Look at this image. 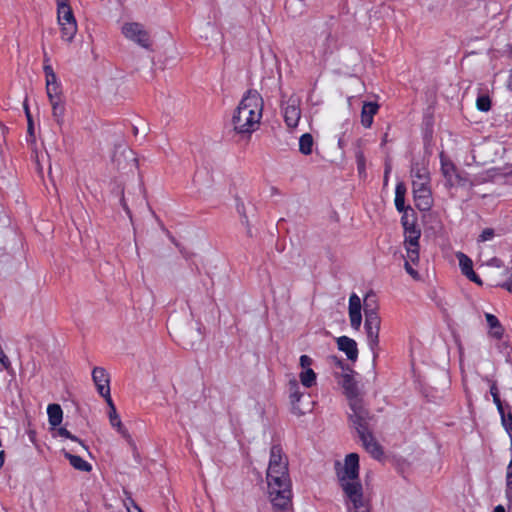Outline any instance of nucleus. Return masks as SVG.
<instances>
[{
	"instance_id": "nucleus-12",
	"label": "nucleus",
	"mask_w": 512,
	"mask_h": 512,
	"mask_svg": "<svg viewBox=\"0 0 512 512\" xmlns=\"http://www.w3.org/2000/svg\"><path fill=\"white\" fill-rule=\"evenodd\" d=\"M109 407L108 417L109 422L113 428L117 430V432L128 442H132V437L128 432L127 428L123 425L119 414L117 413L116 407L113 403L112 398L105 400Z\"/></svg>"
},
{
	"instance_id": "nucleus-57",
	"label": "nucleus",
	"mask_w": 512,
	"mask_h": 512,
	"mask_svg": "<svg viewBox=\"0 0 512 512\" xmlns=\"http://www.w3.org/2000/svg\"><path fill=\"white\" fill-rule=\"evenodd\" d=\"M298 1L301 2V3H304V0H298Z\"/></svg>"
},
{
	"instance_id": "nucleus-1",
	"label": "nucleus",
	"mask_w": 512,
	"mask_h": 512,
	"mask_svg": "<svg viewBox=\"0 0 512 512\" xmlns=\"http://www.w3.org/2000/svg\"><path fill=\"white\" fill-rule=\"evenodd\" d=\"M353 375L354 373L350 371L342 373V380L340 382L351 410L349 420L356 429L365 450L370 453L373 458L380 459L384 452L370 429V422L373 416L364 406L363 399L359 396L358 385Z\"/></svg>"
},
{
	"instance_id": "nucleus-52",
	"label": "nucleus",
	"mask_w": 512,
	"mask_h": 512,
	"mask_svg": "<svg viewBox=\"0 0 512 512\" xmlns=\"http://www.w3.org/2000/svg\"><path fill=\"white\" fill-rule=\"evenodd\" d=\"M490 264L491 265H495L496 267H500L501 266V261H500V259L495 257V258H492L490 260Z\"/></svg>"
},
{
	"instance_id": "nucleus-21",
	"label": "nucleus",
	"mask_w": 512,
	"mask_h": 512,
	"mask_svg": "<svg viewBox=\"0 0 512 512\" xmlns=\"http://www.w3.org/2000/svg\"><path fill=\"white\" fill-rule=\"evenodd\" d=\"M59 26L61 30V39L65 42L71 43L78 31L77 22L61 23Z\"/></svg>"
},
{
	"instance_id": "nucleus-20",
	"label": "nucleus",
	"mask_w": 512,
	"mask_h": 512,
	"mask_svg": "<svg viewBox=\"0 0 512 512\" xmlns=\"http://www.w3.org/2000/svg\"><path fill=\"white\" fill-rule=\"evenodd\" d=\"M405 194H406V186L403 182H398L395 187V207L398 212H402L408 209V206H405Z\"/></svg>"
},
{
	"instance_id": "nucleus-19",
	"label": "nucleus",
	"mask_w": 512,
	"mask_h": 512,
	"mask_svg": "<svg viewBox=\"0 0 512 512\" xmlns=\"http://www.w3.org/2000/svg\"><path fill=\"white\" fill-rule=\"evenodd\" d=\"M49 424L52 427L59 426L63 420V411L59 404H49L47 407Z\"/></svg>"
},
{
	"instance_id": "nucleus-44",
	"label": "nucleus",
	"mask_w": 512,
	"mask_h": 512,
	"mask_svg": "<svg viewBox=\"0 0 512 512\" xmlns=\"http://www.w3.org/2000/svg\"><path fill=\"white\" fill-rule=\"evenodd\" d=\"M500 287L506 289L507 291L509 292H512V272H511V275L510 277L508 278L507 281H505L504 283H502L500 285Z\"/></svg>"
},
{
	"instance_id": "nucleus-7",
	"label": "nucleus",
	"mask_w": 512,
	"mask_h": 512,
	"mask_svg": "<svg viewBox=\"0 0 512 512\" xmlns=\"http://www.w3.org/2000/svg\"><path fill=\"white\" fill-rule=\"evenodd\" d=\"M412 192L415 206L420 211L426 212L432 208L433 198L429 183L412 181Z\"/></svg>"
},
{
	"instance_id": "nucleus-18",
	"label": "nucleus",
	"mask_w": 512,
	"mask_h": 512,
	"mask_svg": "<svg viewBox=\"0 0 512 512\" xmlns=\"http://www.w3.org/2000/svg\"><path fill=\"white\" fill-rule=\"evenodd\" d=\"M485 318L490 328V334L492 335V337L498 340L501 339L504 334V329L499 319L491 313H486Z\"/></svg>"
},
{
	"instance_id": "nucleus-54",
	"label": "nucleus",
	"mask_w": 512,
	"mask_h": 512,
	"mask_svg": "<svg viewBox=\"0 0 512 512\" xmlns=\"http://www.w3.org/2000/svg\"><path fill=\"white\" fill-rule=\"evenodd\" d=\"M493 512H506V511H505L504 506H502V505H497V506L494 508V511H493Z\"/></svg>"
},
{
	"instance_id": "nucleus-34",
	"label": "nucleus",
	"mask_w": 512,
	"mask_h": 512,
	"mask_svg": "<svg viewBox=\"0 0 512 512\" xmlns=\"http://www.w3.org/2000/svg\"><path fill=\"white\" fill-rule=\"evenodd\" d=\"M329 360H330V363L333 364L334 366H336L337 368H340L342 370L343 373L345 372H351V373H355L353 369H351L349 367L348 364L345 363V361L337 356H330L329 357Z\"/></svg>"
},
{
	"instance_id": "nucleus-2",
	"label": "nucleus",
	"mask_w": 512,
	"mask_h": 512,
	"mask_svg": "<svg viewBox=\"0 0 512 512\" xmlns=\"http://www.w3.org/2000/svg\"><path fill=\"white\" fill-rule=\"evenodd\" d=\"M268 494L275 512H292V482L288 469V457L281 445L270 448L266 473Z\"/></svg>"
},
{
	"instance_id": "nucleus-24",
	"label": "nucleus",
	"mask_w": 512,
	"mask_h": 512,
	"mask_svg": "<svg viewBox=\"0 0 512 512\" xmlns=\"http://www.w3.org/2000/svg\"><path fill=\"white\" fill-rule=\"evenodd\" d=\"M337 48V38L331 33L328 32L325 40L321 44L319 48V52L323 55L331 54Z\"/></svg>"
},
{
	"instance_id": "nucleus-43",
	"label": "nucleus",
	"mask_w": 512,
	"mask_h": 512,
	"mask_svg": "<svg viewBox=\"0 0 512 512\" xmlns=\"http://www.w3.org/2000/svg\"><path fill=\"white\" fill-rule=\"evenodd\" d=\"M485 380L490 384L491 396L494 397V395H499V390H498L496 381H493V380L489 379L488 377H486Z\"/></svg>"
},
{
	"instance_id": "nucleus-11",
	"label": "nucleus",
	"mask_w": 512,
	"mask_h": 512,
	"mask_svg": "<svg viewBox=\"0 0 512 512\" xmlns=\"http://www.w3.org/2000/svg\"><path fill=\"white\" fill-rule=\"evenodd\" d=\"M361 299L356 293H352L349 297L348 313L350 325L354 330H359L362 323Z\"/></svg>"
},
{
	"instance_id": "nucleus-50",
	"label": "nucleus",
	"mask_w": 512,
	"mask_h": 512,
	"mask_svg": "<svg viewBox=\"0 0 512 512\" xmlns=\"http://www.w3.org/2000/svg\"><path fill=\"white\" fill-rule=\"evenodd\" d=\"M492 398H493V402L496 405V407L497 406L501 407V404H503V403H502V401L500 399V395H494V397H492Z\"/></svg>"
},
{
	"instance_id": "nucleus-56",
	"label": "nucleus",
	"mask_w": 512,
	"mask_h": 512,
	"mask_svg": "<svg viewBox=\"0 0 512 512\" xmlns=\"http://www.w3.org/2000/svg\"><path fill=\"white\" fill-rule=\"evenodd\" d=\"M133 133H134L135 135H137V134H138V128H137L136 126H134V127H133Z\"/></svg>"
},
{
	"instance_id": "nucleus-41",
	"label": "nucleus",
	"mask_w": 512,
	"mask_h": 512,
	"mask_svg": "<svg viewBox=\"0 0 512 512\" xmlns=\"http://www.w3.org/2000/svg\"><path fill=\"white\" fill-rule=\"evenodd\" d=\"M391 170H392L391 163L389 160H386L385 165H384V175H383L384 186L388 185Z\"/></svg>"
},
{
	"instance_id": "nucleus-42",
	"label": "nucleus",
	"mask_w": 512,
	"mask_h": 512,
	"mask_svg": "<svg viewBox=\"0 0 512 512\" xmlns=\"http://www.w3.org/2000/svg\"><path fill=\"white\" fill-rule=\"evenodd\" d=\"M505 497L508 501V508L512 507V480L506 481Z\"/></svg>"
},
{
	"instance_id": "nucleus-48",
	"label": "nucleus",
	"mask_w": 512,
	"mask_h": 512,
	"mask_svg": "<svg viewBox=\"0 0 512 512\" xmlns=\"http://www.w3.org/2000/svg\"><path fill=\"white\" fill-rule=\"evenodd\" d=\"M120 202H121V205H122L123 209L125 210V212L128 215H130V210H129V207H128L127 203H126L124 195H122Z\"/></svg>"
},
{
	"instance_id": "nucleus-40",
	"label": "nucleus",
	"mask_w": 512,
	"mask_h": 512,
	"mask_svg": "<svg viewBox=\"0 0 512 512\" xmlns=\"http://www.w3.org/2000/svg\"><path fill=\"white\" fill-rule=\"evenodd\" d=\"M404 268L413 279L418 280L420 278L418 271L413 268L411 261L405 260Z\"/></svg>"
},
{
	"instance_id": "nucleus-10",
	"label": "nucleus",
	"mask_w": 512,
	"mask_h": 512,
	"mask_svg": "<svg viewBox=\"0 0 512 512\" xmlns=\"http://www.w3.org/2000/svg\"><path fill=\"white\" fill-rule=\"evenodd\" d=\"M92 380L97 388L98 393L105 399H111L110 393V377L103 367H95L92 370Z\"/></svg>"
},
{
	"instance_id": "nucleus-29",
	"label": "nucleus",
	"mask_w": 512,
	"mask_h": 512,
	"mask_svg": "<svg viewBox=\"0 0 512 512\" xmlns=\"http://www.w3.org/2000/svg\"><path fill=\"white\" fill-rule=\"evenodd\" d=\"M476 107L481 112H488L491 109V99L488 95H479L476 100Z\"/></svg>"
},
{
	"instance_id": "nucleus-5",
	"label": "nucleus",
	"mask_w": 512,
	"mask_h": 512,
	"mask_svg": "<svg viewBox=\"0 0 512 512\" xmlns=\"http://www.w3.org/2000/svg\"><path fill=\"white\" fill-rule=\"evenodd\" d=\"M373 294H367L364 298V329L366 333L367 345L375 360L379 355V333L381 319L377 312V306Z\"/></svg>"
},
{
	"instance_id": "nucleus-15",
	"label": "nucleus",
	"mask_w": 512,
	"mask_h": 512,
	"mask_svg": "<svg viewBox=\"0 0 512 512\" xmlns=\"http://www.w3.org/2000/svg\"><path fill=\"white\" fill-rule=\"evenodd\" d=\"M338 349L344 352L347 358L353 362H355L358 358V348L357 343L354 339L348 336H340L337 339Z\"/></svg>"
},
{
	"instance_id": "nucleus-38",
	"label": "nucleus",
	"mask_w": 512,
	"mask_h": 512,
	"mask_svg": "<svg viewBox=\"0 0 512 512\" xmlns=\"http://www.w3.org/2000/svg\"><path fill=\"white\" fill-rule=\"evenodd\" d=\"M495 231L492 228H485L478 237V242L490 241L494 238Z\"/></svg>"
},
{
	"instance_id": "nucleus-39",
	"label": "nucleus",
	"mask_w": 512,
	"mask_h": 512,
	"mask_svg": "<svg viewBox=\"0 0 512 512\" xmlns=\"http://www.w3.org/2000/svg\"><path fill=\"white\" fill-rule=\"evenodd\" d=\"M357 170L360 175L365 174V157L362 152L356 155Z\"/></svg>"
},
{
	"instance_id": "nucleus-30",
	"label": "nucleus",
	"mask_w": 512,
	"mask_h": 512,
	"mask_svg": "<svg viewBox=\"0 0 512 512\" xmlns=\"http://www.w3.org/2000/svg\"><path fill=\"white\" fill-rule=\"evenodd\" d=\"M419 248V244L415 245L414 247H410L409 245L405 246L407 254L406 260L411 261V263L414 265H417L419 262Z\"/></svg>"
},
{
	"instance_id": "nucleus-51",
	"label": "nucleus",
	"mask_w": 512,
	"mask_h": 512,
	"mask_svg": "<svg viewBox=\"0 0 512 512\" xmlns=\"http://www.w3.org/2000/svg\"><path fill=\"white\" fill-rule=\"evenodd\" d=\"M4 463H5V451L1 450L0 451V469L3 467Z\"/></svg>"
},
{
	"instance_id": "nucleus-37",
	"label": "nucleus",
	"mask_w": 512,
	"mask_h": 512,
	"mask_svg": "<svg viewBox=\"0 0 512 512\" xmlns=\"http://www.w3.org/2000/svg\"><path fill=\"white\" fill-rule=\"evenodd\" d=\"M57 433H58V435H59V436H61V437H63V438H66V439H70V440H72V441H74V442H78V443H80L84 448H86V447L84 446V444L80 441V439H79L77 436H75V435L71 434V432H70V431H68L65 427H60V428L57 430Z\"/></svg>"
},
{
	"instance_id": "nucleus-36",
	"label": "nucleus",
	"mask_w": 512,
	"mask_h": 512,
	"mask_svg": "<svg viewBox=\"0 0 512 512\" xmlns=\"http://www.w3.org/2000/svg\"><path fill=\"white\" fill-rule=\"evenodd\" d=\"M412 181H421L424 183H429V177L425 169H412Z\"/></svg>"
},
{
	"instance_id": "nucleus-17",
	"label": "nucleus",
	"mask_w": 512,
	"mask_h": 512,
	"mask_svg": "<svg viewBox=\"0 0 512 512\" xmlns=\"http://www.w3.org/2000/svg\"><path fill=\"white\" fill-rule=\"evenodd\" d=\"M379 105L376 102H364L361 110V124L365 128H370L373 123L374 115L377 114Z\"/></svg>"
},
{
	"instance_id": "nucleus-16",
	"label": "nucleus",
	"mask_w": 512,
	"mask_h": 512,
	"mask_svg": "<svg viewBox=\"0 0 512 512\" xmlns=\"http://www.w3.org/2000/svg\"><path fill=\"white\" fill-rule=\"evenodd\" d=\"M440 163L443 176L450 185H453L454 180L458 178L456 166L444 153L440 154Z\"/></svg>"
},
{
	"instance_id": "nucleus-9",
	"label": "nucleus",
	"mask_w": 512,
	"mask_h": 512,
	"mask_svg": "<svg viewBox=\"0 0 512 512\" xmlns=\"http://www.w3.org/2000/svg\"><path fill=\"white\" fill-rule=\"evenodd\" d=\"M300 367L301 372L299 373V380L300 383L305 388H311L314 385H316L317 381V374L312 369L313 359L308 355H301L300 356Z\"/></svg>"
},
{
	"instance_id": "nucleus-46",
	"label": "nucleus",
	"mask_w": 512,
	"mask_h": 512,
	"mask_svg": "<svg viewBox=\"0 0 512 512\" xmlns=\"http://www.w3.org/2000/svg\"><path fill=\"white\" fill-rule=\"evenodd\" d=\"M26 114H27V118H28V132L32 134L33 133V125H32L30 113H29V110L27 107H26Z\"/></svg>"
},
{
	"instance_id": "nucleus-23",
	"label": "nucleus",
	"mask_w": 512,
	"mask_h": 512,
	"mask_svg": "<svg viewBox=\"0 0 512 512\" xmlns=\"http://www.w3.org/2000/svg\"><path fill=\"white\" fill-rule=\"evenodd\" d=\"M66 458L69 460L70 465L79 471L83 472H89L92 469V466L90 463H88L86 460H84L81 456L73 455L70 453L65 454Z\"/></svg>"
},
{
	"instance_id": "nucleus-45",
	"label": "nucleus",
	"mask_w": 512,
	"mask_h": 512,
	"mask_svg": "<svg viewBox=\"0 0 512 512\" xmlns=\"http://www.w3.org/2000/svg\"><path fill=\"white\" fill-rule=\"evenodd\" d=\"M56 2H57V10L58 9H66V8L71 7L69 5V0H56Z\"/></svg>"
},
{
	"instance_id": "nucleus-53",
	"label": "nucleus",
	"mask_w": 512,
	"mask_h": 512,
	"mask_svg": "<svg viewBox=\"0 0 512 512\" xmlns=\"http://www.w3.org/2000/svg\"><path fill=\"white\" fill-rule=\"evenodd\" d=\"M497 411H498V413H499L500 417H502V415H505V414H506V413H505V410H504V406H503V404H501V407H500V406H497Z\"/></svg>"
},
{
	"instance_id": "nucleus-47",
	"label": "nucleus",
	"mask_w": 512,
	"mask_h": 512,
	"mask_svg": "<svg viewBox=\"0 0 512 512\" xmlns=\"http://www.w3.org/2000/svg\"><path fill=\"white\" fill-rule=\"evenodd\" d=\"M512 480V460H510L507 467L506 481Z\"/></svg>"
},
{
	"instance_id": "nucleus-31",
	"label": "nucleus",
	"mask_w": 512,
	"mask_h": 512,
	"mask_svg": "<svg viewBox=\"0 0 512 512\" xmlns=\"http://www.w3.org/2000/svg\"><path fill=\"white\" fill-rule=\"evenodd\" d=\"M45 78H46V86L58 84L57 75L55 74L52 66L50 64H45L43 67Z\"/></svg>"
},
{
	"instance_id": "nucleus-28",
	"label": "nucleus",
	"mask_w": 512,
	"mask_h": 512,
	"mask_svg": "<svg viewBox=\"0 0 512 512\" xmlns=\"http://www.w3.org/2000/svg\"><path fill=\"white\" fill-rule=\"evenodd\" d=\"M57 21H58V24L76 22V19H75V16L73 14L71 7L66 8V9H58L57 10Z\"/></svg>"
},
{
	"instance_id": "nucleus-27",
	"label": "nucleus",
	"mask_w": 512,
	"mask_h": 512,
	"mask_svg": "<svg viewBox=\"0 0 512 512\" xmlns=\"http://www.w3.org/2000/svg\"><path fill=\"white\" fill-rule=\"evenodd\" d=\"M52 106V115L55 118L57 124L62 125L65 114V106L62 100H56L50 102Z\"/></svg>"
},
{
	"instance_id": "nucleus-6",
	"label": "nucleus",
	"mask_w": 512,
	"mask_h": 512,
	"mask_svg": "<svg viewBox=\"0 0 512 512\" xmlns=\"http://www.w3.org/2000/svg\"><path fill=\"white\" fill-rule=\"evenodd\" d=\"M124 37L142 48L150 49V35L145 27L138 22H126L121 27Z\"/></svg>"
},
{
	"instance_id": "nucleus-13",
	"label": "nucleus",
	"mask_w": 512,
	"mask_h": 512,
	"mask_svg": "<svg viewBox=\"0 0 512 512\" xmlns=\"http://www.w3.org/2000/svg\"><path fill=\"white\" fill-rule=\"evenodd\" d=\"M456 258L459 261V266H460L462 274L465 275L470 281H472L478 285H482L483 282H482L481 278L473 270V262H472L471 258H469L463 252H457Z\"/></svg>"
},
{
	"instance_id": "nucleus-32",
	"label": "nucleus",
	"mask_w": 512,
	"mask_h": 512,
	"mask_svg": "<svg viewBox=\"0 0 512 512\" xmlns=\"http://www.w3.org/2000/svg\"><path fill=\"white\" fill-rule=\"evenodd\" d=\"M47 96L49 101L61 100V86L60 83L46 86Z\"/></svg>"
},
{
	"instance_id": "nucleus-8",
	"label": "nucleus",
	"mask_w": 512,
	"mask_h": 512,
	"mask_svg": "<svg viewBox=\"0 0 512 512\" xmlns=\"http://www.w3.org/2000/svg\"><path fill=\"white\" fill-rule=\"evenodd\" d=\"M283 117L286 125L289 128H296L301 118L300 102L297 98H289V100L282 104Z\"/></svg>"
},
{
	"instance_id": "nucleus-14",
	"label": "nucleus",
	"mask_w": 512,
	"mask_h": 512,
	"mask_svg": "<svg viewBox=\"0 0 512 512\" xmlns=\"http://www.w3.org/2000/svg\"><path fill=\"white\" fill-rule=\"evenodd\" d=\"M288 387L292 412L299 416L305 414L306 411L300 406V401L304 393L301 392L299 383L297 380L292 379L289 381Z\"/></svg>"
},
{
	"instance_id": "nucleus-25",
	"label": "nucleus",
	"mask_w": 512,
	"mask_h": 512,
	"mask_svg": "<svg viewBox=\"0 0 512 512\" xmlns=\"http://www.w3.org/2000/svg\"><path fill=\"white\" fill-rule=\"evenodd\" d=\"M313 150V137L309 133H304L299 139V151L303 155H310Z\"/></svg>"
},
{
	"instance_id": "nucleus-3",
	"label": "nucleus",
	"mask_w": 512,
	"mask_h": 512,
	"mask_svg": "<svg viewBox=\"0 0 512 512\" xmlns=\"http://www.w3.org/2000/svg\"><path fill=\"white\" fill-rule=\"evenodd\" d=\"M336 476L343 491L347 512H371L369 499L365 498L359 477V456L357 453L346 455L344 464H335Z\"/></svg>"
},
{
	"instance_id": "nucleus-4",
	"label": "nucleus",
	"mask_w": 512,
	"mask_h": 512,
	"mask_svg": "<svg viewBox=\"0 0 512 512\" xmlns=\"http://www.w3.org/2000/svg\"><path fill=\"white\" fill-rule=\"evenodd\" d=\"M264 102L260 93L249 89L232 116L233 129L237 134L250 136L259 126L263 115Z\"/></svg>"
},
{
	"instance_id": "nucleus-35",
	"label": "nucleus",
	"mask_w": 512,
	"mask_h": 512,
	"mask_svg": "<svg viewBox=\"0 0 512 512\" xmlns=\"http://www.w3.org/2000/svg\"><path fill=\"white\" fill-rule=\"evenodd\" d=\"M501 423H502L505 431L508 433V435L512 439V412L510 410L508 411L507 414L502 415Z\"/></svg>"
},
{
	"instance_id": "nucleus-22",
	"label": "nucleus",
	"mask_w": 512,
	"mask_h": 512,
	"mask_svg": "<svg viewBox=\"0 0 512 512\" xmlns=\"http://www.w3.org/2000/svg\"><path fill=\"white\" fill-rule=\"evenodd\" d=\"M421 230L416 226L404 229V246L414 247L419 244Z\"/></svg>"
},
{
	"instance_id": "nucleus-26",
	"label": "nucleus",
	"mask_w": 512,
	"mask_h": 512,
	"mask_svg": "<svg viewBox=\"0 0 512 512\" xmlns=\"http://www.w3.org/2000/svg\"><path fill=\"white\" fill-rule=\"evenodd\" d=\"M401 213V224L403 226V229H407L417 225V218L415 212L410 206H408V209L402 211Z\"/></svg>"
},
{
	"instance_id": "nucleus-49",
	"label": "nucleus",
	"mask_w": 512,
	"mask_h": 512,
	"mask_svg": "<svg viewBox=\"0 0 512 512\" xmlns=\"http://www.w3.org/2000/svg\"><path fill=\"white\" fill-rule=\"evenodd\" d=\"M507 88L512 92V69L510 70L508 79H507Z\"/></svg>"
},
{
	"instance_id": "nucleus-33",
	"label": "nucleus",
	"mask_w": 512,
	"mask_h": 512,
	"mask_svg": "<svg viewBox=\"0 0 512 512\" xmlns=\"http://www.w3.org/2000/svg\"><path fill=\"white\" fill-rule=\"evenodd\" d=\"M124 494L126 497L123 502L128 512H143L141 508L136 504L129 492L124 491Z\"/></svg>"
},
{
	"instance_id": "nucleus-55",
	"label": "nucleus",
	"mask_w": 512,
	"mask_h": 512,
	"mask_svg": "<svg viewBox=\"0 0 512 512\" xmlns=\"http://www.w3.org/2000/svg\"><path fill=\"white\" fill-rule=\"evenodd\" d=\"M28 434H29V438H30V440H33V437H34V435H35V432L30 431Z\"/></svg>"
}]
</instances>
